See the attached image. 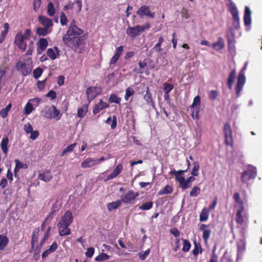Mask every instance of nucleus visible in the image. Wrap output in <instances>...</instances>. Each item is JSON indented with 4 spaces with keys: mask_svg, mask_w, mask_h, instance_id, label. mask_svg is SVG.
Returning <instances> with one entry per match:
<instances>
[{
    "mask_svg": "<svg viewBox=\"0 0 262 262\" xmlns=\"http://www.w3.org/2000/svg\"><path fill=\"white\" fill-rule=\"evenodd\" d=\"M31 36L30 29H26L24 34L21 32L16 34L15 38V43L17 47L23 51H25L27 48L26 41L28 40Z\"/></svg>",
    "mask_w": 262,
    "mask_h": 262,
    "instance_id": "nucleus-3",
    "label": "nucleus"
},
{
    "mask_svg": "<svg viewBox=\"0 0 262 262\" xmlns=\"http://www.w3.org/2000/svg\"><path fill=\"white\" fill-rule=\"evenodd\" d=\"M48 45V42L47 38H41L37 42V54L40 55L42 54Z\"/></svg>",
    "mask_w": 262,
    "mask_h": 262,
    "instance_id": "nucleus-15",
    "label": "nucleus"
},
{
    "mask_svg": "<svg viewBox=\"0 0 262 262\" xmlns=\"http://www.w3.org/2000/svg\"><path fill=\"white\" fill-rule=\"evenodd\" d=\"M236 72L235 69H233L230 73L227 80V85L229 89H232L233 84L236 77Z\"/></svg>",
    "mask_w": 262,
    "mask_h": 262,
    "instance_id": "nucleus-30",
    "label": "nucleus"
},
{
    "mask_svg": "<svg viewBox=\"0 0 262 262\" xmlns=\"http://www.w3.org/2000/svg\"><path fill=\"white\" fill-rule=\"evenodd\" d=\"M83 33V31L76 25L75 20H73L62 38V41L67 47L81 53L84 47L83 39L80 36Z\"/></svg>",
    "mask_w": 262,
    "mask_h": 262,
    "instance_id": "nucleus-1",
    "label": "nucleus"
},
{
    "mask_svg": "<svg viewBox=\"0 0 262 262\" xmlns=\"http://www.w3.org/2000/svg\"><path fill=\"white\" fill-rule=\"evenodd\" d=\"M47 56L52 60H54L59 56V50L57 47L53 48H49L47 51Z\"/></svg>",
    "mask_w": 262,
    "mask_h": 262,
    "instance_id": "nucleus-17",
    "label": "nucleus"
},
{
    "mask_svg": "<svg viewBox=\"0 0 262 262\" xmlns=\"http://www.w3.org/2000/svg\"><path fill=\"white\" fill-rule=\"evenodd\" d=\"M9 141L8 137L7 136H5L3 137L0 144L1 148L5 157H7L8 152Z\"/></svg>",
    "mask_w": 262,
    "mask_h": 262,
    "instance_id": "nucleus-21",
    "label": "nucleus"
},
{
    "mask_svg": "<svg viewBox=\"0 0 262 262\" xmlns=\"http://www.w3.org/2000/svg\"><path fill=\"white\" fill-rule=\"evenodd\" d=\"M200 229L203 231L202 237L204 242L207 244L211 234V230L207 228V225L204 224L201 225Z\"/></svg>",
    "mask_w": 262,
    "mask_h": 262,
    "instance_id": "nucleus-20",
    "label": "nucleus"
},
{
    "mask_svg": "<svg viewBox=\"0 0 262 262\" xmlns=\"http://www.w3.org/2000/svg\"><path fill=\"white\" fill-rule=\"evenodd\" d=\"M32 62H24L22 61H18L16 65V69L17 71L21 72L23 76H27L29 75L32 70Z\"/></svg>",
    "mask_w": 262,
    "mask_h": 262,
    "instance_id": "nucleus-9",
    "label": "nucleus"
},
{
    "mask_svg": "<svg viewBox=\"0 0 262 262\" xmlns=\"http://www.w3.org/2000/svg\"><path fill=\"white\" fill-rule=\"evenodd\" d=\"M201 98L199 96H195L193 100V102L190 106L191 111V116L193 119L198 120L199 119V113L200 109Z\"/></svg>",
    "mask_w": 262,
    "mask_h": 262,
    "instance_id": "nucleus-7",
    "label": "nucleus"
},
{
    "mask_svg": "<svg viewBox=\"0 0 262 262\" xmlns=\"http://www.w3.org/2000/svg\"><path fill=\"white\" fill-rule=\"evenodd\" d=\"M123 170V166L119 164L113 170L112 173L109 174L106 179V180H112L116 178L119 175Z\"/></svg>",
    "mask_w": 262,
    "mask_h": 262,
    "instance_id": "nucleus-22",
    "label": "nucleus"
},
{
    "mask_svg": "<svg viewBox=\"0 0 262 262\" xmlns=\"http://www.w3.org/2000/svg\"><path fill=\"white\" fill-rule=\"evenodd\" d=\"M233 199L235 202V207L236 209L244 208L243 201L241 199L240 195L238 193H234Z\"/></svg>",
    "mask_w": 262,
    "mask_h": 262,
    "instance_id": "nucleus-31",
    "label": "nucleus"
},
{
    "mask_svg": "<svg viewBox=\"0 0 262 262\" xmlns=\"http://www.w3.org/2000/svg\"><path fill=\"white\" fill-rule=\"evenodd\" d=\"M41 113L42 116L46 118L50 119H54L57 121L59 120L61 117V114L59 111L53 105L50 107H45L41 111Z\"/></svg>",
    "mask_w": 262,
    "mask_h": 262,
    "instance_id": "nucleus-4",
    "label": "nucleus"
},
{
    "mask_svg": "<svg viewBox=\"0 0 262 262\" xmlns=\"http://www.w3.org/2000/svg\"><path fill=\"white\" fill-rule=\"evenodd\" d=\"M95 252V250L93 247H90L87 249V250L85 252V256L87 257L91 258L94 255Z\"/></svg>",
    "mask_w": 262,
    "mask_h": 262,
    "instance_id": "nucleus-64",
    "label": "nucleus"
},
{
    "mask_svg": "<svg viewBox=\"0 0 262 262\" xmlns=\"http://www.w3.org/2000/svg\"><path fill=\"white\" fill-rule=\"evenodd\" d=\"M31 104L35 107V108L37 107L40 103L41 102V99L39 98H34L32 99H30L28 100Z\"/></svg>",
    "mask_w": 262,
    "mask_h": 262,
    "instance_id": "nucleus-53",
    "label": "nucleus"
},
{
    "mask_svg": "<svg viewBox=\"0 0 262 262\" xmlns=\"http://www.w3.org/2000/svg\"><path fill=\"white\" fill-rule=\"evenodd\" d=\"M23 128L24 131L27 134H30L33 130L32 125L29 122L25 124Z\"/></svg>",
    "mask_w": 262,
    "mask_h": 262,
    "instance_id": "nucleus-58",
    "label": "nucleus"
},
{
    "mask_svg": "<svg viewBox=\"0 0 262 262\" xmlns=\"http://www.w3.org/2000/svg\"><path fill=\"white\" fill-rule=\"evenodd\" d=\"M200 188L198 186H194L191 190L190 195L192 197H196L200 194Z\"/></svg>",
    "mask_w": 262,
    "mask_h": 262,
    "instance_id": "nucleus-50",
    "label": "nucleus"
},
{
    "mask_svg": "<svg viewBox=\"0 0 262 262\" xmlns=\"http://www.w3.org/2000/svg\"><path fill=\"white\" fill-rule=\"evenodd\" d=\"M105 123L107 124H110L112 129H114L116 128L117 126V117L116 116H113V119L111 117L107 118V119L105 121Z\"/></svg>",
    "mask_w": 262,
    "mask_h": 262,
    "instance_id": "nucleus-41",
    "label": "nucleus"
},
{
    "mask_svg": "<svg viewBox=\"0 0 262 262\" xmlns=\"http://www.w3.org/2000/svg\"><path fill=\"white\" fill-rule=\"evenodd\" d=\"M244 21L246 26L250 25L251 23V12L247 6H246L245 8Z\"/></svg>",
    "mask_w": 262,
    "mask_h": 262,
    "instance_id": "nucleus-26",
    "label": "nucleus"
},
{
    "mask_svg": "<svg viewBox=\"0 0 262 262\" xmlns=\"http://www.w3.org/2000/svg\"><path fill=\"white\" fill-rule=\"evenodd\" d=\"M11 107H12V105L11 103H9L7 105V106L5 108H3L0 111V114L1 115V117L3 118H5L7 116L8 113L10 111Z\"/></svg>",
    "mask_w": 262,
    "mask_h": 262,
    "instance_id": "nucleus-45",
    "label": "nucleus"
},
{
    "mask_svg": "<svg viewBox=\"0 0 262 262\" xmlns=\"http://www.w3.org/2000/svg\"><path fill=\"white\" fill-rule=\"evenodd\" d=\"M9 239L7 236L0 235V250H4L8 244Z\"/></svg>",
    "mask_w": 262,
    "mask_h": 262,
    "instance_id": "nucleus-37",
    "label": "nucleus"
},
{
    "mask_svg": "<svg viewBox=\"0 0 262 262\" xmlns=\"http://www.w3.org/2000/svg\"><path fill=\"white\" fill-rule=\"evenodd\" d=\"M97 165L96 159L89 158L81 163V167L83 168H89Z\"/></svg>",
    "mask_w": 262,
    "mask_h": 262,
    "instance_id": "nucleus-27",
    "label": "nucleus"
},
{
    "mask_svg": "<svg viewBox=\"0 0 262 262\" xmlns=\"http://www.w3.org/2000/svg\"><path fill=\"white\" fill-rule=\"evenodd\" d=\"M76 144L73 143L72 144L69 146H68L62 152V154L61 155V156H64L65 154H66L67 152H72L74 148H75Z\"/></svg>",
    "mask_w": 262,
    "mask_h": 262,
    "instance_id": "nucleus-56",
    "label": "nucleus"
},
{
    "mask_svg": "<svg viewBox=\"0 0 262 262\" xmlns=\"http://www.w3.org/2000/svg\"><path fill=\"white\" fill-rule=\"evenodd\" d=\"M247 64V63H245L244 68L242 71L240 72L237 77V81L235 88V91L237 96L239 95L246 82V77L244 71L246 69Z\"/></svg>",
    "mask_w": 262,
    "mask_h": 262,
    "instance_id": "nucleus-8",
    "label": "nucleus"
},
{
    "mask_svg": "<svg viewBox=\"0 0 262 262\" xmlns=\"http://www.w3.org/2000/svg\"><path fill=\"white\" fill-rule=\"evenodd\" d=\"M163 86L164 93H169L173 89V85L172 84H170L167 82H165Z\"/></svg>",
    "mask_w": 262,
    "mask_h": 262,
    "instance_id": "nucleus-57",
    "label": "nucleus"
},
{
    "mask_svg": "<svg viewBox=\"0 0 262 262\" xmlns=\"http://www.w3.org/2000/svg\"><path fill=\"white\" fill-rule=\"evenodd\" d=\"M55 211V210H53L52 211L48 216L46 218V219L45 220V221H43V222L42 223V226H41V230H43L44 229V228H45V225L47 224V221H48V220H51L53 218V215H54V212Z\"/></svg>",
    "mask_w": 262,
    "mask_h": 262,
    "instance_id": "nucleus-61",
    "label": "nucleus"
},
{
    "mask_svg": "<svg viewBox=\"0 0 262 262\" xmlns=\"http://www.w3.org/2000/svg\"><path fill=\"white\" fill-rule=\"evenodd\" d=\"M101 92V89L97 86L89 88L86 91L87 99L89 102L93 100Z\"/></svg>",
    "mask_w": 262,
    "mask_h": 262,
    "instance_id": "nucleus-11",
    "label": "nucleus"
},
{
    "mask_svg": "<svg viewBox=\"0 0 262 262\" xmlns=\"http://www.w3.org/2000/svg\"><path fill=\"white\" fill-rule=\"evenodd\" d=\"M123 51V47L120 46L118 47L116 50V52L114 56L111 58L110 61V66L111 67L112 65L115 64L119 60L120 56L121 55Z\"/></svg>",
    "mask_w": 262,
    "mask_h": 262,
    "instance_id": "nucleus-16",
    "label": "nucleus"
},
{
    "mask_svg": "<svg viewBox=\"0 0 262 262\" xmlns=\"http://www.w3.org/2000/svg\"><path fill=\"white\" fill-rule=\"evenodd\" d=\"M38 21L43 27H48V28H52L53 25V21L51 19L43 15H39L38 16Z\"/></svg>",
    "mask_w": 262,
    "mask_h": 262,
    "instance_id": "nucleus-19",
    "label": "nucleus"
},
{
    "mask_svg": "<svg viewBox=\"0 0 262 262\" xmlns=\"http://www.w3.org/2000/svg\"><path fill=\"white\" fill-rule=\"evenodd\" d=\"M137 14L141 17L146 16L150 18H154L155 16L154 13L151 12L149 8L146 6H143L141 7L138 9Z\"/></svg>",
    "mask_w": 262,
    "mask_h": 262,
    "instance_id": "nucleus-14",
    "label": "nucleus"
},
{
    "mask_svg": "<svg viewBox=\"0 0 262 262\" xmlns=\"http://www.w3.org/2000/svg\"><path fill=\"white\" fill-rule=\"evenodd\" d=\"M35 110V107L28 101L24 107L25 114L28 115Z\"/></svg>",
    "mask_w": 262,
    "mask_h": 262,
    "instance_id": "nucleus-44",
    "label": "nucleus"
},
{
    "mask_svg": "<svg viewBox=\"0 0 262 262\" xmlns=\"http://www.w3.org/2000/svg\"><path fill=\"white\" fill-rule=\"evenodd\" d=\"M211 47L217 51L223 49L225 47L224 40L222 38L220 37L216 42L212 45Z\"/></svg>",
    "mask_w": 262,
    "mask_h": 262,
    "instance_id": "nucleus-32",
    "label": "nucleus"
},
{
    "mask_svg": "<svg viewBox=\"0 0 262 262\" xmlns=\"http://www.w3.org/2000/svg\"><path fill=\"white\" fill-rule=\"evenodd\" d=\"M224 131L225 142L227 144H230L232 142V132L230 125L228 123L224 125Z\"/></svg>",
    "mask_w": 262,
    "mask_h": 262,
    "instance_id": "nucleus-13",
    "label": "nucleus"
},
{
    "mask_svg": "<svg viewBox=\"0 0 262 262\" xmlns=\"http://www.w3.org/2000/svg\"><path fill=\"white\" fill-rule=\"evenodd\" d=\"M42 70L40 68H37L33 71V76L35 79H38L40 77L42 73Z\"/></svg>",
    "mask_w": 262,
    "mask_h": 262,
    "instance_id": "nucleus-59",
    "label": "nucleus"
},
{
    "mask_svg": "<svg viewBox=\"0 0 262 262\" xmlns=\"http://www.w3.org/2000/svg\"><path fill=\"white\" fill-rule=\"evenodd\" d=\"M144 98L148 105H150L152 108H155V102L152 99V95L149 91V88H147Z\"/></svg>",
    "mask_w": 262,
    "mask_h": 262,
    "instance_id": "nucleus-29",
    "label": "nucleus"
},
{
    "mask_svg": "<svg viewBox=\"0 0 262 262\" xmlns=\"http://www.w3.org/2000/svg\"><path fill=\"white\" fill-rule=\"evenodd\" d=\"M209 211L205 208H204L200 215V221L201 222L206 221L209 217Z\"/></svg>",
    "mask_w": 262,
    "mask_h": 262,
    "instance_id": "nucleus-40",
    "label": "nucleus"
},
{
    "mask_svg": "<svg viewBox=\"0 0 262 262\" xmlns=\"http://www.w3.org/2000/svg\"><path fill=\"white\" fill-rule=\"evenodd\" d=\"M219 95V93L217 91L212 90L209 93V98L212 100H214L216 99Z\"/></svg>",
    "mask_w": 262,
    "mask_h": 262,
    "instance_id": "nucleus-60",
    "label": "nucleus"
},
{
    "mask_svg": "<svg viewBox=\"0 0 262 262\" xmlns=\"http://www.w3.org/2000/svg\"><path fill=\"white\" fill-rule=\"evenodd\" d=\"M228 7L232 16L233 26L235 29H238L240 27V22L238 11L237 7L231 0H229Z\"/></svg>",
    "mask_w": 262,
    "mask_h": 262,
    "instance_id": "nucleus-6",
    "label": "nucleus"
},
{
    "mask_svg": "<svg viewBox=\"0 0 262 262\" xmlns=\"http://www.w3.org/2000/svg\"><path fill=\"white\" fill-rule=\"evenodd\" d=\"M182 241H183V248H182L183 251H184V252H188L190 250V247H191L190 243L188 241H187L186 239H182Z\"/></svg>",
    "mask_w": 262,
    "mask_h": 262,
    "instance_id": "nucleus-49",
    "label": "nucleus"
},
{
    "mask_svg": "<svg viewBox=\"0 0 262 262\" xmlns=\"http://www.w3.org/2000/svg\"><path fill=\"white\" fill-rule=\"evenodd\" d=\"M134 94V90L130 87L127 88L125 90V94L124 96L125 100L126 101H127L128 100L130 96H132V95H133Z\"/></svg>",
    "mask_w": 262,
    "mask_h": 262,
    "instance_id": "nucleus-54",
    "label": "nucleus"
},
{
    "mask_svg": "<svg viewBox=\"0 0 262 262\" xmlns=\"http://www.w3.org/2000/svg\"><path fill=\"white\" fill-rule=\"evenodd\" d=\"M51 227H48V229L46 231L43 238L41 239V241L40 242L39 244V248H41L43 245L45 244V243L46 242L47 239H48L50 235V232L51 231Z\"/></svg>",
    "mask_w": 262,
    "mask_h": 262,
    "instance_id": "nucleus-42",
    "label": "nucleus"
},
{
    "mask_svg": "<svg viewBox=\"0 0 262 262\" xmlns=\"http://www.w3.org/2000/svg\"><path fill=\"white\" fill-rule=\"evenodd\" d=\"M47 12L48 14L50 16H53L55 13V9L52 3L50 2L48 3L47 6Z\"/></svg>",
    "mask_w": 262,
    "mask_h": 262,
    "instance_id": "nucleus-47",
    "label": "nucleus"
},
{
    "mask_svg": "<svg viewBox=\"0 0 262 262\" xmlns=\"http://www.w3.org/2000/svg\"><path fill=\"white\" fill-rule=\"evenodd\" d=\"M60 23L62 26H65L68 23L67 17L63 12H61V13Z\"/></svg>",
    "mask_w": 262,
    "mask_h": 262,
    "instance_id": "nucleus-62",
    "label": "nucleus"
},
{
    "mask_svg": "<svg viewBox=\"0 0 262 262\" xmlns=\"http://www.w3.org/2000/svg\"><path fill=\"white\" fill-rule=\"evenodd\" d=\"M150 28L149 24H146L143 25H137L135 27H129L126 29V34L130 38H135L140 35L142 32H143L146 30H148Z\"/></svg>",
    "mask_w": 262,
    "mask_h": 262,
    "instance_id": "nucleus-5",
    "label": "nucleus"
},
{
    "mask_svg": "<svg viewBox=\"0 0 262 262\" xmlns=\"http://www.w3.org/2000/svg\"><path fill=\"white\" fill-rule=\"evenodd\" d=\"M14 162L15 163V167L14 171L15 176L20 169H26L28 167L26 164L21 162L18 160H15Z\"/></svg>",
    "mask_w": 262,
    "mask_h": 262,
    "instance_id": "nucleus-34",
    "label": "nucleus"
},
{
    "mask_svg": "<svg viewBox=\"0 0 262 262\" xmlns=\"http://www.w3.org/2000/svg\"><path fill=\"white\" fill-rule=\"evenodd\" d=\"M172 188L169 185H166L163 189L160 190L158 192V195H162L163 194H170L172 192Z\"/></svg>",
    "mask_w": 262,
    "mask_h": 262,
    "instance_id": "nucleus-43",
    "label": "nucleus"
},
{
    "mask_svg": "<svg viewBox=\"0 0 262 262\" xmlns=\"http://www.w3.org/2000/svg\"><path fill=\"white\" fill-rule=\"evenodd\" d=\"M39 228L35 229L33 232L31 240V245L32 247H34L35 243L38 241L39 236Z\"/></svg>",
    "mask_w": 262,
    "mask_h": 262,
    "instance_id": "nucleus-36",
    "label": "nucleus"
},
{
    "mask_svg": "<svg viewBox=\"0 0 262 262\" xmlns=\"http://www.w3.org/2000/svg\"><path fill=\"white\" fill-rule=\"evenodd\" d=\"M89 105H83L77 110V116L80 118H82L86 114L88 111Z\"/></svg>",
    "mask_w": 262,
    "mask_h": 262,
    "instance_id": "nucleus-35",
    "label": "nucleus"
},
{
    "mask_svg": "<svg viewBox=\"0 0 262 262\" xmlns=\"http://www.w3.org/2000/svg\"><path fill=\"white\" fill-rule=\"evenodd\" d=\"M139 193L134 192L132 190L128 191L124 195L121 197V202H123L126 204H129L132 202L138 196Z\"/></svg>",
    "mask_w": 262,
    "mask_h": 262,
    "instance_id": "nucleus-12",
    "label": "nucleus"
},
{
    "mask_svg": "<svg viewBox=\"0 0 262 262\" xmlns=\"http://www.w3.org/2000/svg\"><path fill=\"white\" fill-rule=\"evenodd\" d=\"M245 244L246 243L244 239H242L237 242V259L241 258L243 253L245 251Z\"/></svg>",
    "mask_w": 262,
    "mask_h": 262,
    "instance_id": "nucleus-24",
    "label": "nucleus"
},
{
    "mask_svg": "<svg viewBox=\"0 0 262 262\" xmlns=\"http://www.w3.org/2000/svg\"><path fill=\"white\" fill-rule=\"evenodd\" d=\"M152 207V203L151 202H148L143 204L139 207V209L142 210H148L151 209Z\"/></svg>",
    "mask_w": 262,
    "mask_h": 262,
    "instance_id": "nucleus-55",
    "label": "nucleus"
},
{
    "mask_svg": "<svg viewBox=\"0 0 262 262\" xmlns=\"http://www.w3.org/2000/svg\"><path fill=\"white\" fill-rule=\"evenodd\" d=\"M58 247L57 244L56 242H54L52 245L47 249L45 251L43 252L41 255L42 258L47 257L49 255L55 252Z\"/></svg>",
    "mask_w": 262,
    "mask_h": 262,
    "instance_id": "nucleus-25",
    "label": "nucleus"
},
{
    "mask_svg": "<svg viewBox=\"0 0 262 262\" xmlns=\"http://www.w3.org/2000/svg\"><path fill=\"white\" fill-rule=\"evenodd\" d=\"M180 186L183 189L189 188L191 186V184H189L185 179L183 180L180 184Z\"/></svg>",
    "mask_w": 262,
    "mask_h": 262,
    "instance_id": "nucleus-63",
    "label": "nucleus"
},
{
    "mask_svg": "<svg viewBox=\"0 0 262 262\" xmlns=\"http://www.w3.org/2000/svg\"><path fill=\"white\" fill-rule=\"evenodd\" d=\"M110 256L104 253H102L95 257V260L97 261H105L109 259Z\"/></svg>",
    "mask_w": 262,
    "mask_h": 262,
    "instance_id": "nucleus-48",
    "label": "nucleus"
},
{
    "mask_svg": "<svg viewBox=\"0 0 262 262\" xmlns=\"http://www.w3.org/2000/svg\"><path fill=\"white\" fill-rule=\"evenodd\" d=\"M200 168V164L198 162H195L193 163V167L192 169L191 174L193 176H198L199 174L198 171Z\"/></svg>",
    "mask_w": 262,
    "mask_h": 262,
    "instance_id": "nucleus-51",
    "label": "nucleus"
},
{
    "mask_svg": "<svg viewBox=\"0 0 262 262\" xmlns=\"http://www.w3.org/2000/svg\"><path fill=\"white\" fill-rule=\"evenodd\" d=\"M53 177L52 173L50 171H46L38 176V179L44 182H47L50 181Z\"/></svg>",
    "mask_w": 262,
    "mask_h": 262,
    "instance_id": "nucleus-28",
    "label": "nucleus"
},
{
    "mask_svg": "<svg viewBox=\"0 0 262 262\" xmlns=\"http://www.w3.org/2000/svg\"><path fill=\"white\" fill-rule=\"evenodd\" d=\"M52 31V28L48 27H39L36 30V33L39 36H45L49 34Z\"/></svg>",
    "mask_w": 262,
    "mask_h": 262,
    "instance_id": "nucleus-33",
    "label": "nucleus"
},
{
    "mask_svg": "<svg viewBox=\"0 0 262 262\" xmlns=\"http://www.w3.org/2000/svg\"><path fill=\"white\" fill-rule=\"evenodd\" d=\"M237 210L236 222L239 225H243L246 220V216L244 214V208L236 209Z\"/></svg>",
    "mask_w": 262,
    "mask_h": 262,
    "instance_id": "nucleus-18",
    "label": "nucleus"
},
{
    "mask_svg": "<svg viewBox=\"0 0 262 262\" xmlns=\"http://www.w3.org/2000/svg\"><path fill=\"white\" fill-rule=\"evenodd\" d=\"M109 106V105L106 102H103L102 100H100L99 102L96 104L93 111V113L94 115H96L99 113L101 110L107 108Z\"/></svg>",
    "mask_w": 262,
    "mask_h": 262,
    "instance_id": "nucleus-23",
    "label": "nucleus"
},
{
    "mask_svg": "<svg viewBox=\"0 0 262 262\" xmlns=\"http://www.w3.org/2000/svg\"><path fill=\"white\" fill-rule=\"evenodd\" d=\"M257 172L255 167L250 166L248 169L244 171L242 174V180L243 183H247V182L253 179L256 177Z\"/></svg>",
    "mask_w": 262,
    "mask_h": 262,
    "instance_id": "nucleus-10",
    "label": "nucleus"
},
{
    "mask_svg": "<svg viewBox=\"0 0 262 262\" xmlns=\"http://www.w3.org/2000/svg\"><path fill=\"white\" fill-rule=\"evenodd\" d=\"M4 30L1 33L0 43H2L4 40L8 32L9 25L7 23H6L4 24Z\"/></svg>",
    "mask_w": 262,
    "mask_h": 262,
    "instance_id": "nucleus-38",
    "label": "nucleus"
},
{
    "mask_svg": "<svg viewBox=\"0 0 262 262\" xmlns=\"http://www.w3.org/2000/svg\"><path fill=\"white\" fill-rule=\"evenodd\" d=\"M121 100V98L118 97L116 94H113L111 95L108 101L111 103H115L117 104L120 103Z\"/></svg>",
    "mask_w": 262,
    "mask_h": 262,
    "instance_id": "nucleus-46",
    "label": "nucleus"
},
{
    "mask_svg": "<svg viewBox=\"0 0 262 262\" xmlns=\"http://www.w3.org/2000/svg\"><path fill=\"white\" fill-rule=\"evenodd\" d=\"M73 220V214L70 210L67 211L61 216L60 220L57 224L60 236H63L71 234V230L69 227L72 223Z\"/></svg>",
    "mask_w": 262,
    "mask_h": 262,
    "instance_id": "nucleus-2",
    "label": "nucleus"
},
{
    "mask_svg": "<svg viewBox=\"0 0 262 262\" xmlns=\"http://www.w3.org/2000/svg\"><path fill=\"white\" fill-rule=\"evenodd\" d=\"M121 204V202L120 200H118L115 202H113L107 204V209L109 211H111L113 210L116 209L118 208Z\"/></svg>",
    "mask_w": 262,
    "mask_h": 262,
    "instance_id": "nucleus-39",
    "label": "nucleus"
},
{
    "mask_svg": "<svg viewBox=\"0 0 262 262\" xmlns=\"http://www.w3.org/2000/svg\"><path fill=\"white\" fill-rule=\"evenodd\" d=\"M164 41V38L163 37L160 36L158 40V42L156 45V46L154 47L153 49L157 51V52H160L162 51V49L161 48V46L162 43Z\"/></svg>",
    "mask_w": 262,
    "mask_h": 262,
    "instance_id": "nucleus-52",
    "label": "nucleus"
}]
</instances>
